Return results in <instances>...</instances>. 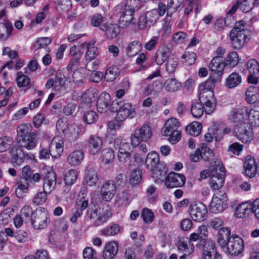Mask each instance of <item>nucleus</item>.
Instances as JSON below:
<instances>
[{
    "label": "nucleus",
    "mask_w": 259,
    "mask_h": 259,
    "mask_svg": "<svg viewBox=\"0 0 259 259\" xmlns=\"http://www.w3.org/2000/svg\"><path fill=\"white\" fill-rule=\"evenodd\" d=\"M30 124H22L17 128V143L18 148L14 147L11 149V162L14 166H20L23 163L25 153L22 148L31 150L36 146V135L31 132Z\"/></svg>",
    "instance_id": "nucleus-1"
},
{
    "label": "nucleus",
    "mask_w": 259,
    "mask_h": 259,
    "mask_svg": "<svg viewBox=\"0 0 259 259\" xmlns=\"http://www.w3.org/2000/svg\"><path fill=\"white\" fill-rule=\"evenodd\" d=\"M252 33L251 31L247 28L244 21L236 22L230 35L232 47L236 50L242 48L250 39Z\"/></svg>",
    "instance_id": "nucleus-2"
},
{
    "label": "nucleus",
    "mask_w": 259,
    "mask_h": 259,
    "mask_svg": "<svg viewBox=\"0 0 259 259\" xmlns=\"http://www.w3.org/2000/svg\"><path fill=\"white\" fill-rule=\"evenodd\" d=\"M146 168L152 171L153 177L155 178V182L158 183L163 182L161 177H165L167 170L166 165L159 161V155L157 153L152 152L148 153L145 160Z\"/></svg>",
    "instance_id": "nucleus-3"
},
{
    "label": "nucleus",
    "mask_w": 259,
    "mask_h": 259,
    "mask_svg": "<svg viewBox=\"0 0 259 259\" xmlns=\"http://www.w3.org/2000/svg\"><path fill=\"white\" fill-rule=\"evenodd\" d=\"M111 111L116 112L117 121H122L127 118H133L136 115L135 108L132 104L124 103L122 101L115 100L111 104Z\"/></svg>",
    "instance_id": "nucleus-4"
},
{
    "label": "nucleus",
    "mask_w": 259,
    "mask_h": 259,
    "mask_svg": "<svg viewBox=\"0 0 259 259\" xmlns=\"http://www.w3.org/2000/svg\"><path fill=\"white\" fill-rule=\"evenodd\" d=\"M180 122L176 118L167 119L162 129V134L163 136H169L168 140L172 144L178 142L181 138V133L178 130Z\"/></svg>",
    "instance_id": "nucleus-5"
},
{
    "label": "nucleus",
    "mask_w": 259,
    "mask_h": 259,
    "mask_svg": "<svg viewBox=\"0 0 259 259\" xmlns=\"http://www.w3.org/2000/svg\"><path fill=\"white\" fill-rule=\"evenodd\" d=\"M56 128L59 133H63L65 137L71 142L76 140L80 132V129L77 125L68 124L62 118L58 120Z\"/></svg>",
    "instance_id": "nucleus-6"
},
{
    "label": "nucleus",
    "mask_w": 259,
    "mask_h": 259,
    "mask_svg": "<svg viewBox=\"0 0 259 259\" xmlns=\"http://www.w3.org/2000/svg\"><path fill=\"white\" fill-rule=\"evenodd\" d=\"M198 91L199 92V100L200 102L204 106L205 113L208 114H211L214 111L216 106L213 91L199 88Z\"/></svg>",
    "instance_id": "nucleus-7"
},
{
    "label": "nucleus",
    "mask_w": 259,
    "mask_h": 259,
    "mask_svg": "<svg viewBox=\"0 0 259 259\" xmlns=\"http://www.w3.org/2000/svg\"><path fill=\"white\" fill-rule=\"evenodd\" d=\"M152 133L150 127L144 124L136 128L131 136V144L133 147L139 145L141 142L146 141L151 138Z\"/></svg>",
    "instance_id": "nucleus-8"
},
{
    "label": "nucleus",
    "mask_w": 259,
    "mask_h": 259,
    "mask_svg": "<svg viewBox=\"0 0 259 259\" xmlns=\"http://www.w3.org/2000/svg\"><path fill=\"white\" fill-rule=\"evenodd\" d=\"M244 249L243 241L237 235L233 234L231 240L223 250L231 255L237 256L240 254Z\"/></svg>",
    "instance_id": "nucleus-9"
},
{
    "label": "nucleus",
    "mask_w": 259,
    "mask_h": 259,
    "mask_svg": "<svg viewBox=\"0 0 259 259\" xmlns=\"http://www.w3.org/2000/svg\"><path fill=\"white\" fill-rule=\"evenodd\" d=\"M227 196L225 193H216L213 195L210 203V210L214 213L223 211L227 208Z\"/></svg>",
    "instance_id": "nucleus-10"
},
{
    "label": "nucleus",
    "mask_w": 259,
    "mask_h": 259,
    "mask_svg": "<svg viewBox=\"0 0 259 259\" xmlns=\"http://www.w3.org/2000/svg\"><path fill=\"white\" fill-rule=\"evenodd\" d=\"M235 136L243 143H247L252 139L250 125L247 123L242 122L235 125L234 128Z\"/></svg>",
    "instance_id": "nucleus-11"
},
{
    "label": "nucleus",
    "mask_w": 259,
    "mask_h": 259,
    "mask_svg": "<svg viewBox=\"0 0 259 259\" xmlns=\"http://www.w3.org/2000/svg\"><path fill=\"white\" fill-rule=\"evenodd\" d=\"M189 212L194 221L202 222L206 218L207 209L202 203L194 202L189 206Z\"/></svg>",
    "instance_id": "nucleus-12"
},
{
    "label": "nucleus",
    "mask_w": 259,
    "mask_h": 259,
    "mask_svg": "<svg viewBox=\"0 0 259 259\" xmlns=\"http://www.w3.org/2000/svg\"><path fill=\"white\" fill-rule=\"evenodd\" d=\"M31 224L34 229L41 230L46 228L50 222L48 214L46 211H38L33 213L31 219Z\"/></svg>",
    "instance_id": "nucleus-13"
},
{
    "label": "nucleus",
    "mask_w": 259,
    "mask_h": 259,
    "mask_svg": "<svg viewBox=\"0 0 259 259\" xmlns=\"http://www.w3.org/2000/svg\"><path fill=\"white\" fill-rule=\"evenodd\" d=\"M186 182V178L184 175L175 172L168 174L166 178L165 184L168 188L180 187L184 186Z\"/></svg>",
    "instance_id": "nucleus-14"
},
{
    "label": "nucleus",
    "mask_w": 259,
    "mask_h": 259,
    "mask_svg": "<svg viewBox=\"0 0 259 259\" xmlns=\"http://www.w3.org/2000/svg\"><path fill=\"white\" fill-rule=\"evenodd\" d=\"M115 12L119 17V26L122 28H126L130 24H136V20L134 18L135 13L132 11L121 10L119 11H115Z\"/></svg>",
    "instance_id": "nucleus-15"
},
{
    "label": "nucleus",
    "mask_w": 259,
    "mask_h": 259,
    "mask_svg": "<svg viewBox=\"0 0 259 259\" xmlns=\"http://www.w3.org/2000/svg\"><path fill=\"white\" fill-rule=\"evenodd\" d=\"M207 230L205 226L202 225L198 227L197 233H192L189 238V242L198 241L197 247L200 248L206 242L211 239L207 238Z\"/></svg>",
    "instance_id": "nucleus-16"
},
{
    "label": "nucleus",
    "mask_w": 259,
    "mask_h": 259,
    "mask_svg": "<svg viewBox=\"0 0 259 259\" xmlns=\"http://www.w3.org/2000/svg\"><path fill=\"white\" fill-rule=\"evenodd\" d=\"M66 82L65 76L61 72H57L54 78H49L46 84L47 89L53 88V90L59 91L61 90L64 85Z\"/></svg>",
    "instance_id": "nucleus-17"
},
{
    "label": "nucleus",
    "mask_w": 259,
    "mask_h": 259,
    "mask_svg": "<svg viewBox=\"0 0 259 259\" xmlns=\"http://www.w3.org/2000/svg\"><path fill=\"white\" fill-rule=\"evenodd\" d=\"M116 186L113 182L108 181L103 184L101 189V195L103 200L110 202L114 197Z\"/></svg>",
    "instance_id": "nucleus-18"
},
{
    "label": "nucleus",
    "mask_w": 259,
    "mask_h": 259,
    "mask_svg": "<svg viewBox=\"0 0 259 259\" xmlns=\"http://www.w3.org/2000/svg\"><path fill=\"white\" fill-rule=\"evenodd\" d=\"M226 66L224 59L213 58L209 64V67L213 75L217 78L221 77L224 73Z\"/></svg>",
    "instance_id": "nucleus-19"
},
{
    "label": "nucleus",
    "mask_w": 259,
    "mask_h": 259,
    "mask_svg": "<svg viewBox=\"0 0 259 259\" xmlns=\"http://www.w3.org/2000/svg\"><path fill=\"white\" fill-rule=\"evenodd\" d=\"M245 176L249 178H253L257 170V166L255 160L251 156L248 155L245 158L243 164Z\"/></svg>",
    "instance_id": "nucleus-20"
},
{
    "label": "nucleus",
    "mask_w": 259,
    "mask_h": 259,
    "mask_svg": "<svg viewBox=\"0 0 259 259\" xmlns=\"http://www.w3.org/2000/svg\"><path fill=\"white\" fill-rule=\"evenodd\" d=\"M248 110L246 107L233 109L230 116V120L236 124L244 122L247 116Z\"/></svg>",
    "instance_id": "nucleus-21"
},
{
    "label": "nucleus",
    "mask_w": 259,
    "mask_h": 259,
    "mask_svg": "<svg viewBox=\"0 0 259 259\" xmlns=\"http://www.w3.org/2000/svg\"><path fill=\"white\" fill-rule=\"evenodd\" d=\"M88 143L90 153L92 155H95L101 150L103 141L98 136L92 135L90 136Z\"/></svg>",
    "instance_id": "nucleus-22"
},
{
    "label": "nucleus",
    "mask_w": 259,
    "mask_h": 259,
    "mask_svg": "<svg viewBox=\"0 0 259 259\" xmlns=\"http://www.w3.org/2000/svg\"><path fill=\"white\" fill-rule=\"evenodd\" d=\"M118 251V244L112 241L106 243L103 251V259H114Z\"/></svg>",
    "instance_id": "nucleus-23"
},
{
    "label": "nucleus",
    "mask_w": 259,
    "mask_h": 259,
    "mask_svg": "<svg viewBox=\"0 0 259 259\" xmlns=\"http://www.w3.org/2000/svg\"><path fill=\"white\" fill-rule=\"evenodd\" d=\"M211 127L210 131L213 132V135L217 141L221 140L225 135L229 134L231 132V129L223 123H213Z\"/></svg>",
    "instance_id": "nucleus-24"
},
{
    "label": "nucleus",
    "mask_w": 259,
    "mask_h": 259,
    "mask_svg": "<svg viewBox=\"0 0 259 259\" xmlns=\"http://www.w3.org/2000/svg\"><path fill=\"white\" fill-rule=\"evenodd\" d=\"M231 231L229 228H224L218 232L217 242L223 249L231 240Z\"/></svg>",
    "instance_id": "nucleus-25"
},
{
    "label": "nucleus",
    "mask_w": 259,
    "mask_h": 259,
    "mask_svg": "<svg viewBox=\"0 0 259 259\" xmlns=\"http://www.w3.org/2000/svg\"><path fill=\"white\" fill-rule=\"evenodd\" d=\"M200 248L203 250L202 257L203 259H215L217 250L215 243L212 240L207 241Z\"/></svg>",
    "instance_id": "nucleus-26"
},
{
    "label": "nucleus",
    "mask_w": 259,
    "mask_h": 259,
    "mask_svg": "<svg viewBox=\"0 0 259 259\" xmlns=\"http://www.w3.org/2000/svg\"><path fill=\"white\" fill-rule=\"evenodd\" d=\"M100 30L105 32L108 39H112L115 38L119 33V27L116 24L103 23L100 27Z\"/></svg>",
    "instance_id": "nucleus-27"
},
{
    "label": "nucleus",
    "mask_w": 259,
    "mask_h": 259,
    "mask_svg": "<svg viewBox=\"0 0 259 259\" xmlns=\"http://www.w3.org/2000/svg\"><path fill=\"white\" fill-rule=\"evenodd\" d=\"M111 100L110 95L106 92H103L100 95L97 102V108L99 112H105L110 105Z\"/></svg>",
    "instance_id": "nucleus-28"
},
{
    "label": "nucleus",
    "mask_w": 259,
    "mask_h": 259,
    "mask_svg": "<svg viewBox=\"0 0 259 259\" xmlns=\"http://www.w3.org/2000/svg\"><path fill=\"white\" fill-rule=\"evenodd\" d=\"M56 185V175L52 170L49 171L46 175L44 182V190L48 193H51L55 188Z\"/></svg>",
    "instance_id": "nucleus-29"
},
{
    "label": "nucleus",
    "mask_w": 259,
    "mask_h": 259,
    "mask_svg": "<svg viewBox=\"0 0 259 259\" xmlns=\"http://www.w3.org/2000/svg\"><path fill=\"white\" fill-rule=\"evenodd\" d=\"M139 0H127L124 3H121L115 7V11H119L121 10L132 11L135 13L136 10L140 8Z\"/></svg>",
    "instance_id": "nucleus-30"
},
{
    "label": "nucleus",
    "mask_w": 259,
    "mask_h": 259,
    "mask_svg": "<svg viewBox=\"0 0 259 259\" xmlns=\"http://www.w3.org/2000/svg\"><path fill=\"white\" fill-rule=\"evenodd\" d=\"M170 54V49L165 46L160 47L156 51L155 55V61L158 65L163 64Z\"/></svg>",
    "instance_id": "nucleus-31"
},
{
    "label": "nucleus",
    "mask_w": 259,
    "mask_h": 259,
    "mask_svg": "<svg viewBox=\"0 0 259 259\" xmlns=\"http://www.w3.org/2000/svg\"><path fill=\"white\" fill-rule=\"evenodd\" d=\"M253 212V202H245L239 204L236 209V215L239 218L247 217Z\"/></svg>",
    "instance_id": "nucleus-32"
},
{
    "label": "nucleus",
    "mask_w": 259,
    "mask_h": 259,
    "mask_svg": "<svg viewBox=\"0 0 259 259\" xmlns=\"http://www.w3.org/2000/svg\"><path fill=\"white\" fill-rule=\"evenodd\" d=\"M84 158V153L81 150H76L70 153L67 157V162L72 166L79 165Z\"/></svg>",
    "instance_id": "nucleus-33"
},
{
    "label": "nucleus",
    "mask_w": 259,
    "mask_h": 259,
    "mask_svg": "<svg viewBox=\"0 0 259 259\" xmlns=\"http://www.w3.org/2000/svg\"><path fill=\"white\" fill-rule=\"evenodd\" d=\"M225 175L223 174L215 172V174L211 175L209 183L210 187L214 190L221 188L224 184Z\"/></svg>",
    "instance_id": "nucleus-34"
},
{
    "label": "nucleus",
    "mask_w": 259,
    "mask_h": 259,
    "mask_svg": "<svg viewBox=\"0 0 259 259\" xmlns=\"http://www.w3.org/2000/svg\"><path fill=\"white\" fill-rule=\"evenodd\" d=\"M70 55L72 57L70 61V69L76 68L79 65V60L81 58V53L77 49L75 45H73L70 48Z\"/></svg>",
    "instance_id": "nucleus-35"
},
{
    "label": "nucleus",
    "mask_w": 259,
    "mask_h": 259,
    "mask_svg": "<svg viewBox=\"0 0 259 259\" xmlns=\"http://www.w3.org/2000/svg\"><path fill=\"white\" fill-rule=\"evenodd\" d=\"M13 27L9 21L0 22V30L2 40H6L12 35Z\"/></svg>",
    "instance_id": "nucleus-36"
},
{
    "label": "nucleus",
    "mask_w": 259,
    "mask_h": 259,
    "mask_svg": "<svg viewBox=\"0 0 259 259\" xmlns=\"http://www.w3.org/2000/svg\"><path fill=\"white\" fill-rule=\"evenodd\" d=\"M142 49V45L141 42L134 40L129 43L126 48L125 52L128 57L136 55Z\"/></svg>",
    "instance_id": "nucleus-37"
},
{
    "label": "nucleus",
    "mask_w": 259,
    "mask_h": 259,
    "mask_svg": "<svg viewBox=\"0 0 259 259\" xmlns=\"http://www.w3.org/2000/svg\"><path fill=\"white\" fill-rule=\"evenodd\" d=\"M246 99L248 103L254 104L259 100V92L254 86L249 87L246 92Z\"/></svg>",
    "instance_id": "nucleus-38"
},
{
    "label": "nucleus",
    "mask_w": 259,
    "mask_h": 259,
    "mask_svg": "<svg viewBox=\"0 0 259 259\" xmlns=\"http://www.w3.org/2000/svg\"><path fill=\"white\" fill-rule=\"evenodd\" d=\"M86 46L85 42L82 43L81 47L83 48ZM87 51L85 55V58L87 60H92L94 59L99 54V50L97 47L94 46V43L89 42L87 45Z\"/></svg>",
    "instance_id": "nucleus-39"
},
{
    "label": "nucleus",
    "mask_w": 259,
    "mask_h": 259,
    "mask_svg": "<svg viewBox=\"0 0 259 259\" xmlns=\"http://www.w3.org/2000/svg\"><path fill=\"white\" fill-rule=\"evenodd\" d=\"M163 87L167 92L173 93L180 89L181 83L175 78H170L164 81Z\"/></svg>",
    "instance_id": "nucleus-40"
},
{
    "label": "nucleus",
    "mask_w": 259,
    "mask_h": 259,
    "mask_svg": "<svg viewBox=\"0 0 259 259\" xmlns=\"http://www.w3.org/2000/svg\"><path fill=\"white\" fill-rule=\"evenodd\" d=\"M114 145L115 148H118V152H132L130 143L123 141L120 137L114 140Z\"/></svg>",
    "instance_id": "nucleus-41"
},
{
    "label": "nucleus",
    "mask_w": 259,
    "mask_h": 259,
    "mask_svg": "<svg viewBox=\"0 0 259 259\" xmlns=\"http://www.w3.org/2000/svg\"><path fill=\"white\" fill-rule=\"evenodd\" d=\"M241 81V76L236 72H233L227 78L226 85L229 88H233L238 85Z\"/></svg>",
    "instance_id": "nucleus-42"
},
{
    "label": "nucleus",
    "mask_w": 259,
    "mask_h": 259,
    "mask_svg": "<svg viewBox=\"0 0 259 259\" xmlns=\"http://www.w3.org/2000/svg\"><path fill=\"white\" fill-rule=\"evenodd\" d=\"M201 130V124L197 121L193 122L186 127V133L194 136H198L200 134Z\"/></svg>",
    "instance_id": "nucleus-43"
},
{
    "label": "nucleus",
    "mask_w": 259,
    "mask_h": 259,
    "mask_svg": "<svg viewBox=\"0 0 259 259\" xmlns=\"http://www.w3.org/2000/svg\"><path fill=\"white\" fill-rule=\"evenodd\" d=\"M120 230L121 227L117 224H114L101 230V234L105 236H113L118 234Z\"/></svg>",
    "instance_id": "nucleus-44"
},
{
    "label": "nucleus",
    "mask_w": 259,
    "mask_h": 259,
    "mask_svg": "<svg viewBox=\"0 0 259 259\" xmlns=\"http://www.w3.org/2000/svg\"><path fill=\"white\" fill-rule=\"evenodd\" d=\"M14 141L12 137L5 136L0 138V152H4L10 149L13 145Z\"/></svg>",
    "instance_id": "nucleus-45"
},
{
    "label": "nucleus",
    "mask_w": 259,
    "mask_h": 259,
    "mask_svg": "<svg viewBox=\"0 0 259 259\" xmlns=\"http://www.w3.org/2000/svg\"><path fill=\"white\" fill-rule=\"evenodd\" d=\"M247 116L250 125L259 126V109H251L248 111Z\"/></svg>",
    "instance_id": "nucleus-46"
},
{
    "label": "nucleus",
    "mask_w": 259,
    "mask_h": 259,
    "mask_svg": "<svg viewBox=\"0 0 259 259\" xmlns=\"http://www.w3.org/2000/svg\"><path fill=\"white\" fill-rule=\"evenodd\" d=\"M201 102H194L192 104L191 112L192 115L195 118H198L201 117L203 114L204 106H203Z\"/></svg>",
    "instance_id": "nucleus-47"
},
{
    "label": "nucleus",
    "mask_w": 259,
    "mask_h": 259,
    "mask_svg": "<svg viewBox=\"0 0 259 259\" xmlns=\"http://www.w3.org/2000/svg\"><path fill=\"white\" fill-rule=\"evenodd\" d=\"M16 80L19 88L30 87V79L21 71L17 72Z\"/></svg>",
    "instance_id": "nucleus-48"
},
{
    "label": "nucleus",
    "mask_w": 259,
    "mask_h": 259,
    "mask_svg": "<svg viewBox=\"0 0 259 259\" xmlns=\"http://www.w3.org/2000/svg\"><path fill=\"white\" fill-rule=\"evenodd\" d=\"M114 153L112 149L105 148L101 152V159L102 162L107 164L112 162L114 158Z\"/></svg>",
    "instance_id": "nucleus-49"
},
{
    "label": "nucleus",
    "mask_w": 259,
    "mask_h": 259,
    "mask_svg": "<svg viewBox=\"0 0 259 259\" xmlns=\"http://www.w3.org/2000/svg\"><path fill=\"white\" fill-rule=\"evenodd\" d=\"M106 20V18L105 17L100 13H96L90 16V23L94 27H99L100 28Z\"/></svg>",
    "instance_id": "nucleus-50"
},
{
    "label": "nucleus",
    "mask_w": 259,
    "mask_h": 259,
    "mask_svg": "<svg viewBox=\"0 0 259 259\" xmlns=\"http://www.w3.org/2000/svg\"><path fill=\"white\" fill-rule=\"evenodd\" d=\"M110 216L111 214L107 210L101 209L97 219L94 223V225L97 227L103 225L108 221Z\"/></svg>",
    "instance_id": "nucleus-51"
},
{
    "label": "nucleus",
    "mask_w": 259,
    "mask_h": 259,
    "mask_svg": "<svg viewBox=\"0 0 259 259\" xmlns=\"http://www.w3.org/2000/svg\"><path fill=\"white\" fill-rule=\"evenodd\" d=\"M201 152V158L205 161H209L213 156L212 151L204 143L201 145L200 149Z\"/></svg>",
    "instance_id": "nucleus-52"
},
{
    "label": "nucleus",
    "mask_w": 259,
    "mask_h": 259,
    "mask_svg": "<svg viewBox=\"0 0 259 259\" xmlns=\"http://www.w3.org/2000/svg\"><path fill=\"white\" fill-rule=\"evenodd\" d=\"M78 177L77 171L74 169L68 170L64 176V182L67 185H73L76 182Z\"/></svg>",
    "instance_id": "nucleus-53"
},
{
    "label": "nucleus",
    "mask_w": 259,
    "mask_h": 259,
    "mask_svg": "<svg viewBox=\"0 0 259 259\" xmlns=\"http://www.w3.org/2000/svg\"><path fill=\"white\" fill-rule=\"evenodd\" d=\"M98 180L97 171L94 169H90L87 174L86 183L88 185L93 186L96 184Z\"/></svg>",
    "instance_id": "nucleus-54"
},
{
    "label": "nucleus",
    "mask_w": 259,
    "mask_h": 259,
    "mask_svg": "<svg viewBox=\"0 0 259 259\" xmlns=\"http://www.w3.org/2000/svg\"><path fill=\"white\" fill-rule=\"evenodd\" d=\"M142 172L141 169L136 168L132 171L130 177V183L132 185H138L142 179Z\"/></svg>",
    "instance_id": "nucleus-55"
},
{
    "label": "nucleus",
    "mask_w": 259,
    "mask_h": 259,
    "mask_svg": "<svg viewBox=\"0 0 259 259\" xmlns=\"http://www.w3.org/2000/svg\"><path fill=\"white\" fill-rule=\"evenodd\" d=\"M118 69L116 67H111L107 70L104 78L107 81H113L118 76Z\"/></svg>",
    "instance_id": "nucleus-56"
},
{
    "label": "nucleus",
    "mask_w": 259,
    "mask_h": 259,
    "mask_svg": "<svg viewBox=\"0 0 259 259\" xmlns=\"http://www.w3.org/2000/svg\"><path fill=\"white\" fill-rule=\"evenodd\" d=\"M178 249L183 252H193L194 245L189 242V244L183 240H179L177 245Z\"/></svg>",
    "instance_id": "nucleus-57"
},
{
    "label": "nucleus",
    "mask_w": 259,
    "mask_h": 259,
    "mask_svg": "<svg viewBox=\"0 0 259 259\" xmlns=\"http://www.w3.org/2000/svg\"><path fill=\"white\" fill-rule=\"evenodd\" d=\"M141 217L145 224H150L153 221L154 215L151 209L144 208L142 211Z\"/></svg>",
    "instance_id": "nucleus-58"
},
{
    "label": "nucleus",
    "mask_w": 259,
    "mask_h": 259,
    "mask_svg": "<svg viewBox=\"0 0 259 259\" xmlns=\"http://www.w3.org/2000/svg\"><path fill=\"white\" fill-rule=\"evenodd\" d=\"M247 68L249 74H257L259 72V63L255 59H250L247 63Z\"/></svg>",
    "instance_id": "nucleus-59"
},
{
    "label": "nucleus",
    "mask_w": 259,
    "mask_h": 259,
    "mask_svg": "<svg viewBox=\"0 0 259 259\" xmlns=\"http://www.w3.org/2000/svg\"><path fill=\"white\" fill-rule=\"evenodd\" d=\"M182 58L183 63L186 65H191L194 63L196 59V55L192 52H187L182 55Z\"/></svg>",
    "instance_id": "nucleus-60"
},
{
    "label": "nucleus",
    "mask_w": 259,
    "mask_h": 259,
    "mask_svg": "<svg viewBox=\"0 0 259 259\" xmlns=\"http://www.w3.org/2000/svg\"><path fill=\"white\" fill-rule=\"evenodd\" d=\"M239 61L238 54L235 52H232L228 55L226 59V65H228L231 67L236 66Z\"/></svg>",
    "instance_id": "nucleus-61"
},
{
    "label": "nucleus",
    "mask_w": 259,
    "mask_h": 259,
    "mask_svg": "<svg viewBox=\"0 0 259 259\" xmlns=\"http://www.w3.org/2000/svg\"><path fill=\"white\" fill-rule=\"evenodd\" d=\"M187 34L183 31L177 32L172 36V40L177 44L184 43L187 40Z\"/></svg>",
    "instance_id": "nucleus-62"
},
{
    "label": "nucleus",
    "mask_w": 259,
    "mask_h": 259,
    "mask_svg": "<svg viewBox=\"0 0 259 259\" xmlns=\"http://www.w3.org/2000/svg\"><path fill=\"white\" fill-rule=\"evenodd\" d=\"M145 16L147 21L149 23V26L153 25L159 17L157 9H153L148 11Z\"/></svg>",
    "instance_id": "nucleus-63"
},
{
    "label": "nucleus",
    "mask_w": 259,
    "mask_h": 259,
    "mask_svg": "<svg viewBox=\"0 0 259 259\" xmlns=\"http://www.w3.org/2000/svg\"><path fill=\"white\" fill-rule=\"evenodd\" d=\"M218 79L219 78H216L215 77L213 76H210L205 82L199 85V89L212 90V89L215 86V83Z\"/></svg>",
    "instance_id": "nucleus-64"
}]
</instances>
